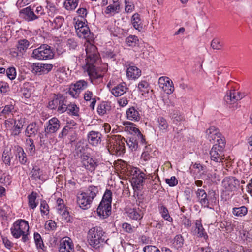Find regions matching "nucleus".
<instances>
[{"instance_id":"f257e3e1","label":"nucleus","mask_w":252,"mask_h":252,"mask_svg":"<svg viewBox=\"0 0 252 252\" xmlns=\"http://www.w3.org/2000/svg\"><path fill=\"white\" fill-rule=\"evenodd\" d=\"M75 28L79 37L87 39V42L85 43L86 63L83 68L84 72H87L91 82L94 84L102 79L107 69L106 67H97L96 66L100 58L96 47L90 42V40H92L93 37L88 25L84 22L78 20L76 22Z\"/></svg>"},{"instance_id":"f03ea898","label":"nucleus","mask_w":252,"mask_h":252,"mask_svg":"<svg viewBox=\"0 0 252 252\" xmlns=\"http://www.w3.org/2000/svg\"><path fill=\"white\" fill-rule=\"evenodd\" d=\"M108 240L106 232L100 226L93 227L87 234V241L89 245L95 250L102 247Z\"/></svg>"},{"instance_id":"7ed1b4c3","label":"nucleus","mask_w":252,"mask_h":252,"mask_svg":"<svg viewBox=\"0 0 252 252\" xmlns=\"http://www.w3.org/2000/svg\"><path fill=\"white\" fill-rule=\"evenodd\" d=\"M28 221L23 219L16 220L12 224L10 231L12 236L15 239L21 237V241L25 244L30 241V231Z\"/></svg>"},{"instance_id":"20e7f679","label":"nucleus","mask_w":252,"mask_h":252,"mask_svg":"<svg viewBox=\"0 0 252 252\" xmlns=\"http://www.w3.org/2000/svg\"><path fill=\"white\" fill-rule=\"evenodd\" d=\"M98 192L97 186L91 185L87 189L77 196V204L82 209L86 210L91 207L93 200Z\"/></svg>"},{"instance_id":"39448f33","label":"nucleus","mask_w":252,"mask_h":252,"mask_svg":"<svg viewBox=\"0 0 252 252\" xmlns=\"http://www.w3.org/2000/svg\"><path fill=\"white\" fill-rule=\"evenodd\" d=\"M125 139L119 135H113L108 140L107 148L110 154L120 156L125 153Z\"/></svg>"},{"instance_id":"423d86ee","label":"nucleus","mask_w":252,"mask_h":252,"mask_svg":"<svg viewBox=\"0 0 252 252\" xmlns=\"http://www.w3.org/2000/svg\"><path fill=\"white\" fill-rule=\"evenodd\" d=\"M225 138L217 139V143L214 144L210 151V158L211 161L216 163L223 162L224 159Z\"/></svg>"},{"instance_id":"0eeeda50","label":"nucleus","mask_w":252,"mask_h":252,"mask_svg":"<svg viewBox=\"0 0 252 252\" xmlns=\"http://www.w3.org/2000/svg\"><path fill=\"white\" fill-rule=\"evenodd\" d=\"M67 99L63 94L58 93L54 94L52 100L48 103V108L51 110H57L59 113H63L66 111L65 107Z\"/></svg>"},{"instance_id":"6e6552de","label":"nucleus","mask_w":252,"mask_h":252,"mask_svg":"<svg viewBox=\"0 0 252 252\" xmlns=\"http://www.w3.org/2000/svg\"><path fill=\"white\" fill-rule=\"evenodd\" d=\"M195 194L198 202L204 208H210V206L215 203L216 198L214 192L207 194L204 189L198 188Z\"/></svg>"},{"instance_id":"1a4fd4ad","label":"nucleus","mask_w":252,"mask_h":252,"mask_svg":"<svg viewBox=\"0 0 252 252\" xmlns=\"http://www.w3.org/2000/svg\"><path fill=\"white\" fill-rule=\"evenodd\" d=\"M54 53L51 47L47 45L43 44L39 47L33 50L32 57L38 60H49L53 58Z\"/></svg>"},{"instance_id":"9d476101","label":"nucleus","mask_w":252,"mask_h":252,"mask_svg":"<svg viewBox=\"0 0 252 252\" xmlns=\"http://www.w3.org/2000/svg\"><path fill=\"white\" fill-rule=\"evenodd\" d=\"M242 97L243 96L240 92L234 90H229L227 92L224 97V100L230 108L235 110L240 107V105H239L237 102L241 100Z\"/></svg>"},{"instance_id":"9b49d317","label":"nucleus","mask_w":252,"mask_h":252,"mask_svg":"<svg viewBox=\"0 0 252 252\" xmlns=\"http://www.w3.org/2000/svg\"><path fill=\"white\" fill-rule=\"evenodd\" d=\"M82 167L90 173H94L95 170L99 165L97 159L85 154H83L81 157Z\"/></svg>"},{"instance_id":"f8f14e48","label":"nucleus","mask_w":252,"mask_h":252,"mask_svg":"<svg viewBox=\"0 0 252 252\" xmlns=\"http://www.w3.org/2000/svg\"><path fill=\"white\" fill-rule=\"evenodd\" d=\"M88 86V83L86 81L80 80L70 85L68 92L72 97L77 98L81 92L86 89Z\"/></svg>"},{"instance_id":"ddd939ff","label":"nucleus","mask_w":252,"mask_h":252,"mask_svg":"<svg viewBox=\"0 0 252 252\" xmlns=\"http://www.w3.org/2000/svg\"><path fill=\"white\" fill-rule=\"evenodd\" d=\"M137 136H131L129 139L126 141L129 148L132 151H136L138 147L139 144L144 145L145 144V139L142 134H139Z\"/></svg>"},{"instance_id":"4468645a","label":"nucleus","mask_w":252,"mask_h":252,"mask_svg":"<svg viewBox=\"0 0 252 252\" xmlns=\"http://www.w3.org/2000/svg\"><path fill=\"white\" fill-rule=\"evenodd\" d=\"M159 87L167 94H170L174 91V85L172 81L168 77L162 76L158 79Z\"/></svg>"},{"instance_id":"2eb2a0df","label":"nucleus","mask_w":252,"mask_h":252,"mask_svg":"<svg viewBox=\"0 0 252 252\" xmlns=\"http://www.w3.org/2000/svg\"><path fill=\"white\" fill-rule=\"evenodd\" d=\"M239 185V181L233 177H226L222 181V186L225 191H234Z\"/></svg>"},{"instance_id":"dca6fc26","label":"nucleus","mask_w":252,"mask_h":252,"mask_svg":"<svg viewBox=\"0 0 252 252\" xmlns=\"http://www.w3.org/2000/svg\"><path fill=\"white\" fill-rule=\"evenodd\" d=\"M126 117L129 121L139 122L142 118V110L137 106H131L126 111Z\"/></svg>"},{"instance_id":"f3484780","label":"nucleus","mask_w":252,"mask_h":252,"mask_svg":"<svg viewBox=\"0 0 252 252\" xmlns=\"http://www.w3.org/2000/svg\"><path fill=\"white\" fill-rule=\"evenodd\" d=\"M45 132L46 134H53L56 133L60 128L61 122L56 117H54L49 119L46 124Z\"/></svg>"},{"instance_id":"a211bd4d","label":"nucleus","mask_w":252,"mask_h":252,"mask_svg":"<svg viewBox=\"0 0 252 252\" xmlns=\"http://www.w3.org/2000/svg\"><path fill=\"white\" fill-rule=\"evenodd\" d=\"M59 251V252H74V244L70 238L65 237L61 240Z\"/></svg>"},{"instance_id":"6ab92c4d","label":"nucleus","mask_w":252,"mask_h":252,"mask_svg":"<svg viewBox=\"0 0 252 252\" xmlns=\"http://www.w3.org/2000/svg\"><path fill=\"white\" fill-rule=\"evenodd\" d=\"M53 66L51 64L34 63L32 66V72L35 74H46L50 71Z\"/></svg>"},{"instance_id":"aec40b11","label":"nucleus","mask_w":252,"mask_h":252,"mask_svg":"<svg viewBox=\"0 0 252 252\" xmlns=\"http://www.w3.org/2000/svg\"><path fill=\"white\" fill-rule=\"evenodd\" d=\"M126 213L130 219L138 221L142 219L144 214V211L139 207L128 208Z\"/></svg>"},{"instance_id":"412c9836","label":"nucleus","mask_w":252,"mask_h":252,"mask_svg":"<svg viewBox=\"0 0 252 252\" xmlns=\"http://www.w3.org/2000/svg\"><path fill=\"white\" fill-rule=\"evenodd\" d=\"M57 204L56 208L58 213L60 214L67 222L70 221L71 217L69 212L64 204L63 200L62 199L58 198L57 200Z\"/></svg>"},{"instance_id":"4be33fe9","label":"nucleus","mask_w":252,"mask_h":252,"mask_svg":"<svg viewBox=\"0 0 252 252\" xmlns=\"http://www.w3.org/2000/svg\"><path fill=\"white\" fill-rule=\"evenodd\" d=\"M111 212V205L104 203V201H101L97 209L98 215L102 219L107 218Z\"/></svg>"},{"instance_id":"5701e85b","label":"nucleus","mask_w":252,"mask_h":252,"mask_svg":"<svg viewBox=\"0 0 252 252\" xmlns=\"http://www.w3.org/2000/svg\"><path fill=\"white\" fill-rule=\"evenodd\" d=\"M15 155L16 158L22 165H26L29 164L26 153L23 148L19 146L15 147Z\"/></svg>"},{"instance_id":"b1692460","label":"nucleus","mask_w":252,"mask_h":252,"mask_svg":"<svg viewBox=\"0 0 252 252\" xmlns=\"http://www.w3.org/2000/svg\"><path fill=\"white\" fill-rule=\"evenodd\" d=\"M193 234L196 235L198 237L203 238L205 241L208 239V235L203 227L201 220H196L195 226L193 231Z\"/></svg>"},{"instance_id":"393cba45","label":"nucleus","mask_w":252,"mask_h":252,"mask_svg":"<svg viewBox=\"0 0 252 252\" xmlns=\"http://www.w3.org/2000/svg\"><path fill=\"white\" fill-rule=\"evenodd\" d=\"M206 133L207 137L210 141H215V140L217 141V139L224 138V137H221V134L219 132V129L215 126H211L208 128L206 131Z\"/></svg>"},{"instance_id":"a878e982","label":"nucleus","mask_w":252,"mask_h":252,"mask_svg":"<svg viewBox=\"0 0 252 252\" xmlns=\"http://www.w3.org/2000/svg\"><path fill=\"white\" fill-rule=\"evenodd\" d=\"M101 134L98 131H91L87 135L89 143L93 146H97L101 143Z\"/></svg>"},{"instance_id":"bb28decb","label":"nucleus","mask_w":252,"mask_h":252,"mask_svg":"<svg viewBox=\"0 0 252 252\" xmlns=\"http://www.w3.org/2000/svg\"><path fill=\"white\" fill-rule=\"evenodd\" d=\"M125 126L122 127V130L126 132L131 135V136L139 135V134H142L140 130L136 127L135 124L130 122H124Z\"/></svg>"},{"instance_id":"cd10ccee","label":"nucleus","mask_w":252,"mask_h":252,"mask_svg":"<svg viewBox=\"0 0 252 252\" xmlns=\"http://www.w3.org/2000/svg\"><path fill=\"white\" fill-rule=\"evenodd\" d=\"M157 126L160 133H167L169 129V125L167 120L162 116L158 117L156 121Z\"/></svg>"},{"instance_id":"c85d7f7f","label":"nucleus","mask_w":252,"mask_h":252,"mask_svg":"<svg viewBox=\"0 0 252 252\" xmlns=\"http://www.w3.org/2000/svg\"><path fill=\"white\" fill-rule=\"evenodd\" d=\"M20 13L24 15V18L27 21H32L39 18V15H36L31 6H28L21 9Z\"/></svg>"},{"instance_id":"c756f323","label":"nucleus","mask_w":252,"mask_h":252,"mask_svg":"<svg viewBox=\"0 0 252 252\" xmlns=\"http://www.w3.org/2000/svg\"><path fill=\"white\" fill-rule=\"evenodd\" d=\"M24 123V120L22 118L14 119L13 126L12 129H10L11 135L16 136L20 134L23 129Z\"/></svg>"},{"instance_id":"7c9ffc66","label":"nucleus","mask_w":252,"mask_h":252,"mask_svg":"<svg viewBox=\"0 0 252 252\" xmlns=\"http://www.w3.org/2000/svg\"><path fill=\"white\" fill-rule=\"evenodd\" d=\"M128 89L126 84L122 82L114 87L111 92L115 97H119L126 93Z\"/></svg>"},{"instance_id":"2f4dec72","label":"nucleus","mask_w":252,"mask_h":252,"mask_svg":"<svg viewBox=\"0 0 252 252\" xmlns=\"http://www.w3.org/2000/svg\"><path fill=\"white\" fill-rule=\"evenodd\" d=\"M248 212V208L244 206L234 207L232 209V214L235 218H242L245 217Z\"/></svg>"},{"instance_id":"473e14b6","label":"nucleus","mask_w":252,"mask_h":252,"mask_svg":"<svg viewBox=\"0 0 252 252\" xmlns=\"http://www.w3.org/2000/svg\"><path fill=\"white\" fill-rule=\"evenodd\" d=\"M141 75L140 69L135 66H129L126 70V76L129 79L135 80Z\"/></svg>"},{"instance_id":"72a5a7b5","label":"nucleus","mask_w":252,"mask_h":252,"mask_svg":"<svg viewBox=\"0 0 252 252\" xmlns=\"http://www.w3.org/2000/svg\"><path fill=\"white\" fill-rule=\"evenodd\" d=\"M0 108L2 109V110L0 112V116L6 119L13 116L16 112L15 106L12 104L5 105Z\"/></svg>"},{"instance_id":"f704fd0d","label":"nucleus","mask_w":252,"mask_h":252,"mask_svg":"<svg viewBox=\"0 0 252 252\" xmlns=\"http://www.w3.org/2000/svg\"><path fill=\"white\" fill-rule=\"evenodd\" d=\"M39 131V126L35 122H32L28 125L25 130V135L27 137H34Z\"/></svg>"},{"instance_id":"c9c22d12","label":"nucleus","mask_w":252,"mask_h":252,"mask_svg":"<svg viewBox=\"0 0 252 252\" xmlns=\"http://www.w3.org/2000/svg\"><path fill=\"white\" fill-rule=\"evenodd\" d=\"M138 92L144 96H146L151 90L149 83L146 80H141L136 86Z\"/></svg>"},{"instance_id":"e433bc0d","label":"nucleus","mask_w":252,"mask_h":252,"mask_svg":"<svg viewBox=\"0 0 252 252\" xmlns=\"http://www.w3.org/2000/svg\"><path fill=\"white\" fill-rule=\"evenodd\" d=\"M97 98L99 99V98L94 95L93 92L91 91L87 90L84 94V100L86 101H91L89 106L92 110L94 109Z\"/></svg>"},{"instance_id":"4c0bfd02","label":"nucleus","mask_w":252,"mask_h":252,"mask_svg":"<svg viewBox=\"0 0 252 252\" xmlns=\"http://www.w3.org/2000/svg\"><path fill=\"white\" fill-rule=\"evenodd\" d=\"M30 178L34 180H44L43 171L38 166H34L30 173Z\"/></svg>"},{"instance_id":"58836bf2","label":"nucleus","mask_w":252,"mask_h":252,"mask_svg":"<svg viewBox=\"0 0 252 252\" xmlns=\"http://www.w3.org/2000/svg\"><path fill=\"white\" fill-rule=\"evenodd\" d=\"M33 239L36 248L38 251V252H40L41 251H45L46 247L43 243V239L40 234L38 232H34L33 235Z\"/></svg>"},{"instance_id":"ea45409f","label":"nucleus","mask_w":252,"mask_h":252,"mask_svg":"<svg viewBox=\"0 0 252 252\" xmlns=\"http://www.w3.org/2000/svg\"><path fill=\"white\" fill-rule=\"evenodd\" d=\"M158 209L159 214L164 220L170 223L173 222V219L170 215L168 209L165 206L163 205H159Z\"/></svg>"},{"instance_id":"a19ab883","label":"nucleus","mask_w":252,"mask_h":252,"mask_svg":"<svg viewBox=\"0 0 252 252\" xmlns=\"http://www.w3.org/2000/svg\"><path fill=\"white\" fill-rule=\"evenodd\" d=\"M145 179V174L143 172L141 174H139L137 177H133L131 180V184L133 187V189H138L143 186L144 180Z\"/></svg>"},{"instance_id":"79ce46f5","label":"nucleus","mask_w":252,"mask_h":252,"mask_svg":"<svg viewBox=\"0 0 252 252\" xmlns=\"http://www.w3.org/2000/svg\"><path fill=\"white\" fill-rule=\"evenodd\" d=\"M170 117L174 124H177L185 120L184 115L179 111L174 109L170 114Z\"/></svg>"},{"instance_id":"37998d69","label":"nucleus","mask_w":252,"mask_h":252,"mask_svg":"<svg viewBox=\"0 0 252 252\" xmlns=\"http://www.w3.org/2000/svg\"><path fill=\"white\" fill-rule=\"evenodd\" d=\"M29 46V42L26 39H22L18 41L17 45V49L18 53H16V56L20 55L23 54L24 52H25L27 48ZM15 53V52H14Z\"/></svg>"},{"instance_id":"c03bdc74","label":"nucleus","mask_w":252,"mask_h":252,"mask_svg":"<svg viewBox=\"0 0 252 252\" xmlns=\"http://www.w3.org/2000/svg\"><path fill=\"white\" fill-rule=\"evenodd\" d=\"M111 106L109 102L103 101L98 105L97 107V113L99 115L103 116L107 112L110 111Z\"/></svg>"},{"instance_id":"a18cd8bd","label":"nucleus","mask_w":252,"mask_h":252,"mask_svg":"<svg viewBox=\"0 0 252 252\" xmlns=\"http://www.w3.org/2000/svg\"><path fill=\"white\" fill-rule=\"evenodd\" d=\"M126 43L127 46L131 47H139L140 41L137 36L134 35H130L126 39Z\"/></svg>"},{"instance_id":"49530a36","label":"nucleus","mask_w":252,"mask_h":252,"mask_svg":"<svg viewBox=\"0 0 252 252\" xmlns=\"http://www.w3.org/2000/svg\"><path fill=\"white\" fill-rule=\"evenodd\" d=\"M37 193L32 191L28 196L29 207L34 210L36 208L38 204V202L36 201Z\"/></svg>"},{"instance_id":"de8ad7c7","label":"nucleus","mask_w":252,"mask_h":252,"mask_svg":"<svg viewBox=\"0 0 252 252\" xmlns=\"http://www.w3.org/2000/svg\"><path fill=\"white\" fill-rule=\"evenodd\" d=\"M131 22L134 28L140 31L142 29V24L141 22L140 15L138 13H134L131 18Z\"/></svg>"},{"instance_id":"09e8293b","label":"nucleus","mask_w":252,"mask_h":252,"mask_svg":"<svg viewBox=\"0 0 252 252\" xmlns=\"http://www.w3.org/2000/svg\"><path fill=\"white\" fill-rule=\"evenodd\" d=\"M120 9V4H110L108 6L105 10V13L110 16H113L116 13H118Z\"/></svg>"},{"instance_id":"8fccbe9b","label":"nucleus","mask_w":252,"mask_h":252,"mask_svg":"<svg viewBox=\"0 0 252 252\" xmlns=\"http://www.w3.org/2000/svg\"><path fill=\"white\" fill-rule=\"evenodd\" d=\"M65 107L66 111L72 116H79V108L75 103H70L69 104H66Z\"/></svg>"},{"instance_id":"3c124183","label":"nucleus","mask_w":252,"mask_h":252,"mask_svg":"<svg viewBox=\"0 0 252 252\" xmlns=\"http://www.w3.org/2000/svg\"><path fill=\"white\" fill-rule=\"evenodd\" d=\"M27 146V152L30 155L33 156L35 153V146L34 144V141L32 138H29L26 140Z\"/></svg>"},{"instance_id":"603ef678","label":"nucleus","mask_w":252,"mask_h":252,"mask_svg":"<svg viewBox=\"0 0 252 252\" xmlns=\"http://www.w3.org/2000/svg\"><path fill=\"white\" fill-rule=\"evenodd\" d=\"M13 158L12 154L9 151H4L2 154V159L4 163L7 166L11 165V160Z\"/></svg>"},{"instance_id":"864d4df0","label":"nucleus","mask_w":252,"mask_h":252,"mask_svg":"<svg viewBox=\"0 0 252 252\" xmlns=\"http://www.w3.org/2000/svg\"><path fill=\"white\" fill-rule=\"evenodd\" d=\"M64 19L61 16H57L52 22V25L54 29H58L63 25Z\"/></svg>"},{"instance_id":"5fc2aeb1","label":"nucleus","mask_w":252,"mask_h":252,"mask_svg":"<svg viewBox=\"0 0 252 252\" xmlns=\"http://www.w3.org/2000/svg\"><path fill=\"white\" fill-rule=\"evenodd\" d=\"M41 215H47L49 213V207L45 200H41L40 204Z\"/></svg>"},{"instance_id":"6e6d98bb","label":"nucleus","mask_w":252,"mask_h":252,"mask_svg":"<svg viewBox=\"0 0 252 252\" xmlns=\"http://www.w3.org/2000/svg\"><path fill=\"white\" fill-rule=\"evenodd\" d=\"M112 193L110 190L106 189L101 201H104V203L111 205Z\"/></svg>"},{"instance_id":"4d7b16f0","label":"nucleus","mask_w":252,"mask_h":252,"mask_svg":"<svg viewBox=\"0 0 252 252\" xmlns=\"http://www.w3.org/2000/svg\"><path fill=\"white\" fill-rule=\"evenodd\" d=\"M78 0H67L65 2V6L67 10H74L78 5Z\"/></svg>"},{"instance_id":"13d9d810","label":"nucleus","mask_w":252,"mask_h":252,"mask_svg":"<svg viewBox=\"0 0 252 252\" xmlns=\"http://www.w3.org/2000/svg\"><path fill=\"white\" fill-rule=\"evenodd\" d=\"M184 239L181 234L175 236L174 239V243L177 248H181L184 244Z\"/></svg>"},{"instance_id":"bf43d9fd","label":"nucleus","mask_w":252,"mask_h":252,"mask_svg":"<svg viewBox=\"0 0 252 252\" xmlns=\"http://www.w3.org/2000/svg\"><path fill=\"white\" fill-rule=\"evenodd\" d=\"M104 58L107 59L115 61L116 60L117 54L111 50H106L103 53Z\"/></svg>"},{"instance_id":"052dcab7","label":"nucleus","mask_w":252,"mask_h":252,"mask_svg":"<svg viewBox=\"0 0 252 252\" xmlns=\"http://www.w3.org/2000/svg\"><path fill=\"white\" fill-rule=\"evenodd\" d=\"M0 182L4 185H9L11 182V177L8 174L3 173L0 178Z\"/></svg>"},{"instance_id":"680f3d73","label":"nucleus","mask_w":252,"mask_h":252,"mask_svg":"<svg viewBox=\"0 0 252 252\" xmlns=\"http://www.w3.org/2000/svg\"><path fill=\"white\" fill-rule=\"evenodd\" d=\"M7 76L10 80H13L16 78V69L14 67H10L7 68L6 71Z\"/></svg>"},{"instance_id":"e2e57ef3","label":"nucleus","mask_w":252,"mask_h":252,"mask_svg":"<svg viewBox=\"0 0 252 252\" xmlns=\"http://www.w3.org/2000/svg\"><path fill=\"white\" fill-rule=\"evenodd\" d=\"M70 129L68 126H64L58 134V138L60 139H64L68 135Z\"/></svg>"},{"instance_id":"0e129e2a","label":"nucleus","mask_w":252,"mask_h":252,"mask_svg":"<svg viewBox=\"0 0 252 252\" xmlns=\"http://www.w3.org/2000/svg\"><path fill=\"white\" fill-rule=\"evenodd\" d=\"M56 228V222L52 220L46 221L45 224V228L48 231L54 230Z\"/></svg>"},{"instance_id":"69168bd1","label":"nucleus","mask_w":252,"mask_h":252,"mask_svg":"<svg viewBox=\"0 0 252 252\" xmlns=\"http://www.w3.org/2000/svg\"><path fill=\"white\" fill-rule=\"evenodd\" d=\"M211 46L214 49L220 50L222 47V44L218 39H214L211 44Z\"/></svg>"},{"instance_id":"338daca9","label":"nucleus","mask_w":252,"mask_h":252,"mask_svg":"<svg viewBox=\"0 0 252 252\" xmlns=\"http://www.w3.org/2000/svg\"><path fill=\"white\" fill-rule=\"evenodd\" d=\"M122 228L124 231L128 233H132L134 230V227L131 226L130 224L126 222H125L122 224Z\"/></svg>"},{"instance_id":"774afa93","label":"nucleus","mask_w":252,"mask_h":252,"mask_svg":"<svg viewBox=\"0 0 252 252\" xmlns=\"http://www.w3.org/2000/svg\"><path fill=\"white\" fill-rule=\"evenodd\" d=\"M144 252H160V251L156 246L152 245L146 246L143 248Z\"/></svg>"}]
</instances>
